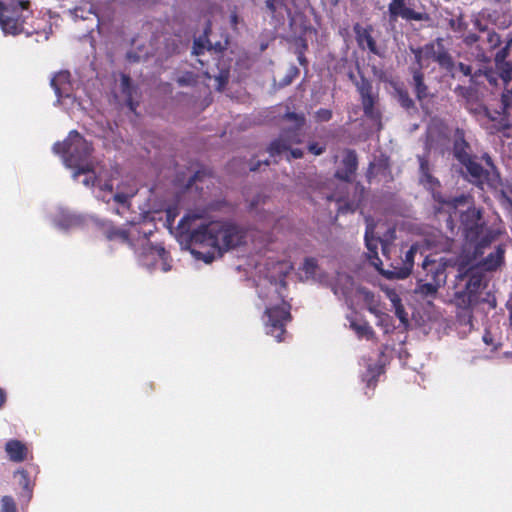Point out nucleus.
I'll return each mask as SVG.
<instances>
[{
	"mask_svg": "<svg viewBox=\"0 0 512 512\" xmlns=\"http://www.w3.org/2000/svg\"><path fill=\"white\" fill-rule=\"evenodd\" d=\"M505 306L509 312V324L512 327V293L510 294Z\"/></svg>",
	"mask_w": 512,
	"mask_h": 512,
	"instance_id": "55",
	"label": "nucleus"
},
{
	"mask_svg": "<svg viewBox=\"0 0 512 512\" xmlns=\"http://www.w3.org/2000/svg\"><path fill=\"white\" fill-rule=\"evenodd\" d=\"M216 79L218 81L219 88H224L229 81V71L221 70Z\"/></svg>",
	"mask_w": 512,
	"mask_h": 512,
	"instance_id": "43",
	"label": "nucleus"
},
{
	"mask_svg": "<svg viewBox=\"0 0 512 512\" xmlns=\"http://www.w3.org/2000/svg\"><path fill=\"white\" fill-rule=\"evenodd\" d=\"M298 60H299L301 65H306L307 64V60H306V58L303 55H300L298 57Z\"/></svg>",
	"mask_w": 512,
	"mask_h": 512,
	"instance_id": "62",
	"label": "nucleus"
},
{
	"mask_svg": "<svg viewBox=\"0 0 512 512\" xmlns=\"http://www.w3.org/2000/svg\"><path fill=\"white\" fill-rule=\"evenodd\" d=\"M477 302L478 296H475L465 289L462 291H457L454 295V303L456 307L459 310L464 311V316L467 317L468 322L473 320L472 308Z\"/></svg>",
	"mask_w": 512,
	"mask_h": 512,
	"instance_id": "22",
	"label": "nucleus"
},
{
	"mask_svg": "<svg viewBox=\"0 0 512 512\" xmlns=\"http://www.w3.org/2000/svg\"><path fill=\"white\" fill-rule=\"evenodd\" d=\"M317 269V260L315 258H306L304 261V270L307 274H315Z\"/></svg>",
	"mask_w": 512,
	"mask_h": 512,
	"instance_id": "41",
	"label": "nucleus"
},
{
	"mask_svg": "<svg viewBox=\"0 0 512 512\" xmlns=\"http://www.w3.org/2000/svg\"><path fill=\"white\" fill-rule=\"evenodd\" d=\"M113 199L123 205V206H128V200H129V196L127 194H124V193H116L114 196H113Z\"/></svg>",
	"mask_w": 512,
	"mask_h": 512,
	"instance_id": "48",
	"label": "nucleus"
},
{
	"mask_svg": "<svg viewBox=\"0 0 512 512\" xmlns=\"http://www.w3.org/2000/svg\"><path fill=\"white\" fill-rule=\"evenodd\" d=\"M19 473L21 474V476L25 479V481H27L28 479V474L25 470H21L19 471Z\"/></svg>",
	"mask_w": 512,
	"mask_h": 512,
	"instance_id": "64",
	"label": "nucleus"
},
{
	"mask_svg": "<svg viewBox=\"0 0 512 512\" xmlns=\"http://www.w3.org/2000/svg\"><path fill=\"white\" fill-rule=\"evenodd\" d=\"M350 328L356 333L358 338H365L367 340H371L375 337V332L373 328L366 320L353 319L350 321Z\"/></svg>",
	"mask_w": 512,
	"mask_h": 512,
	"instance_id": "29",
	"label": "nucleus"
},
{
	"mask_svg": "<svg viewBox=\"0 0 512 512\" xmlns=\"http://www.w3.org/2000/svg\"><path fill=\"white\" fill-rule=\"evenodd\" d=\"M453 153L455 158L460 162L463 163L467 159L471 158L472 155L470 154V145L465 140L464 134L461 132L460 136L457 137L453 144Z\"/></svg>",
	"mask_w": 512,
	"mask_h": 512,
	"instance_id": "27",
	"label": "nucleus"
},
{
	"mask_svg": "<svg viewBox=\"0 0 512 512\" xmlns=\"http://www.w3.org/2000/svg\"><path fill=\"white\" fill-rule=\"evenodd\" d=\"M485 225L482 210L475 206L468 207V209L460 215V227L466 241H475L478 239L483 229H485Z\"/></svg>",
	"mask_w": 512,
	"mask_h": 512,
	"instance_id": "10",
	"label": "nucleus"
},
{
	"mask_svg": "<svg viewBox=\"0 0 512 512\" xmlns=\"http://www.w3.org/2000/svg\"><path fill=\"white\" fill-rule=\"evenodd\" d=\"M315 120L316 122H328L333 117V112L330 109L320 108L315 112Z\"/></svg>",
	"mask_w": 512,
	"mask_h": 512,
	"instance_id": "38",
	"label": "nucleus"
},
{
	"mask_svg": "<svg viewBox=\"0 0 512 512\" xmlns=\"http://www.w3.org/2000/svg\"><path fill=\"white\" fill-rule=\"evenodd\" d=\"M496 232L485 225V229L475 241H468L475 246V254H481L484 248H487L496 239Z\"/></svg>",
	"mask_w": 512,
	"mask_h": 512,
	"instance_id": "28",
	"label": "nucleus"
},
{
	"mask_svg": "<svg viewBox=\"0 0 512 512\" xmlns=\"http://www.w3.org/2000/svg\"><path fill=\"white\" fill-rule=\"evenodd\" d=\"M419 162L421 175L430 173L428 160L424 157H419Z\"/></svg>",
	"mask_w": 512,
	"mask_h": 512,
	"instance_id": "49",
	"label": "nucleus"
},
{
	"mask_svg": "<svg viewBox=\"0 0 512 512\" xmlns=\"http://www.w3.org/2000/svg\"><path fill=\"white\" fill-rule=\"evenodd\" d=\"M204 212H188L179 221L177 230L181 243L188 248L212 247L230 250L244 243L246 231L232 221L200 222Z\"/></svg>",
	"mask_w": 512,
	"mask_h": 512,
	"instance_id": "1",
	"label": "nucleus"
},
{
	"mask_svg": "<svg viewBox=\"0 0 512 512\" xmlns=\"http://www.w3.org/2000/svg\"><path fill=\"white\" fill-rule=\"evenodd\" d=\"M138 258L139 261L147 267H154L158 261H161L163 264V271L166 272L170 270V266L167 263L169 253L161 244L154 245L147 240L146 244L142 246L141 251L138 254Z\"/></svg>",
	"mask_w": 512,
	"mask_h": 512,
	"instance_id": "13",
	"label": "nucleus"
},
{
	"mask_svg": "<svg viewBox=\"0 0 512 512\" xmlns=\"http://www.w3.org/2000/svg\"><path fill=\"white\" fill-rule=\"evenodd\" d=\"M341 167L336 170L335 177L344 182H352L358 168L357 153L353 149H347L341 162Z\"/></svg>",
	"mask_w": 512,
	"mask_h": 512,
	"instance_id": "16",
	"label": "nucleus"
},
{
	"mask_svg": "<svg viewBox=\"0 0 512 512\" xmlns=\"http://www.w3.org/2000/svg\"><path fill=\"white\" fill-rule=\"evenodd\" d=\"M456 266L458 270L456 279L463 280L468 278L464 289L478 296L483 281L482 274L470 265V261H457Z\"/></svg>",
	"mask_w": 512,
	"mask_h": 512,
	"instance_id": "14",
	"label": "nucleus"
},
{
	"mask_svg": "<svg viewBox=\"0 0 512 512\" xmlns=\"http://www.w3.org/2000/svg\"><path fill=\"white\" fill-rule=\"evenodd\" d=\"M353 30L355 33L357 44L361 49L367 48L372 54L377 56L381 55L377 47V43L374 37L372 36L373 27L371 25L362 27L359 23H356L353 26Z\"/></svg>",
	"mask_w": 512,
	"mask_h": 512,
	"instance_id": "19",
	"label": "nucleus"
},
{
	"mask_svg": "<svg viewBox=\"0 0 512 512\" xmlns=\"http://www.w3.org/2000/svg\"><path fill=\"white\" fill-rule=\"evenodd\" d=\"M356 88L360 94L364 115L371 120L379 119L381 114L379 110L375 108L378 95L373 93L371 81L365 77H361V80L356 82Z\"/></svg>",
	"mask_w": 512,
	"mask_h": 512,
	"instance_id": "12",
	"label": "nucleus"
},
{
	"mask_svg": "<svg viewBox=\"0 0 512 512\" xmlns=\"http://www.w3.org/2000/svg\"><path fill=\"white\" fill-rule=\"evenodd\" d=\"M511 44L512 39L508 41L507 44L496 53L494 58L495 64L507 62L506 58L509 55Z\"/></svg>",
	"mask_w": 512,
	"mask_h": 512,
	"instance_id": "37",
	"label": "nucleus"
},
{
	"mask_svg": "<svg viewBox=\"0 0 512 512\" xmlns=\"http://www.w3.org/2000/svg\"><path fill=\"white\" fill-rule=\"evenodd\" d=\"M354 207H353V204L351 203H345L343 205H340L339 206V213H347V212H354Z\"/></svg>",
	"mask_w": 512,
	"mask_h": 512,
	"instance_id": "54",
	"label": "nucleus"
},
{
	"mask_svg": "<svg viewBox=\"0 0 512 512\" xmlns=\"http://www.w3.org/2000/svg\"><path fill=\"white\" fill-rule=\"evenodd\" d=\"M455 93L459 94V95H462V96H466L468 93H469V89L467 87H464V86H461V85H458L456 88H455Z\"/></svg>",
	"mask_w": 512,
	"mask_h": 512,
	"instance_id": "58",
	"label": "nucleus"
},
{
	"mask_svg": "<svg viewBox=\"0 0 512 512\" xmlns=\"http://www.w3.org/2000/svg\"><path fill=\"white\" fill-rule=\"evenodd\" d=\"M307 149L311 154L319 156L326 151V145H319L317 142H310Z\"/></svg>",
	"mask_w": 512,
	"mask_h": 512,
	"instance_id": "40",
	"label": "nucleus"
},
{
	"mask_svg": "<svg viewBox=\"0 0 512 512\" xmlns=\"http://www.w3.org/2000/svg\"><path fill=\"white\" fill-rule=\"evenodd\" d=\"M51 86L55 91L58 99L68 97L70 88V73L68 71H60L51 79Z\"/></svg>",
	"mask_w": 512,
	"mask_h": 512,
	"instance_id": "24",
	"label": "nucleus"
},
{
	"mask_svg": "<svg viewBox=\"0 0 512 512\" xmlns=\"http://www.w3.org/2000/svg\"><path fill=\"white\" fill-rule=\"evenodd\" d=\"M0 512H17L16 502L12 496L5 495L1 498Z\"/></svg>",
	"mask_w": 512,
	"mask_h": 512,
	"instance_id": "35",
	"label": "nucleus"
},
{
	"mask_svg": "<svg viewBox=\"0 0 512 512\" xmlns=\"http://www.w3.org/2000/svg\"><path fill=\"white\" fill-rule=\"evenodd\" d=\"M365 245L368 250V259L371 265H373L379 272L383 270L380 266L382 265V260L378 255V244L382 243V240L379 237L374 236V226L367 225L365 231Z\"/></svg>",
	"mask_w": 512,
	"mask_h": 512,
	"instance_id": "21",
	"label": "nucleus"
},
{
	"mask_svg": "<svg viewBox=\"0 0 512 512\" xmlns=\"http://www.w3.org/2000/svg\"><path fill=\"white\" fill-rule=\"evenodd\" d=\"M432 197L434 201L437 202V205L434 206L435 215L446 213V227L453 231V214L456 213L459 206L465 205L468 202L469 196L461 194L459 196L445 198L440 192H433Z\"/></svg>",
	"mask_w": 512,
	"mask_h": 512,
	"instance_id": "11",
	"label": "nucleus"
},
{
	"mask_svg": "<svg viewBox=\"0 0 512 512\" xmlns=\"http://www.w3.org/2000/svg\"><path fill=\"white\" fill-rule=\"evenodd\" d=\"M492 334L489 332V331H485L484 335H483V341L485 344L487 345H490L492 344Z\"/></svg>",
	"mask_w": 512,
	"mask_h": 512,
	"instance_id": "59",
	"label": "nucleus"
},
{
	"mask_svg": "<svg viewBox=\"0 0 512 512\" xmlns=\"http://www.w3.org/2000/svg\"><path fill=\"white\" fill-rule=\"evenodd\" d=\"M29 5L28 0H0V25L5 34L29 36L35 32L25 28V17L21 15Z\"/></svg>",
	"mask_w": 512,
	"mask_h": 512,
	"instance_id": "5",
	"label": "nucleus"
},
{
	"mask_svg": "<svg viewBox=\"0 0 512 512\" xmlns=\"http://www.w3.org/2000/svg\"><path fill=\"white\" fill-rule=\"evenodd\" d=\"M84 174L86 175L85 179L83 180L84 185H86V186H94L96 177H95L93 168L91 167L90 172L84 173Z\"/></svg>",
	"mask_w": 512,
	"mask_h": 512,
	"instance_id": "47",
	"label": "nucleus"
},
{
	"mask_svg": "<svg viewBox=\"0 0 512 512\" xmlns=\"http://www.w3.org/2000/svg\"><path fill=\"white\" fill-rule=\"evenodd\" d=\"M203 173L201 171H197L190 179L188 180L187 187H191L194 183L201 179Z\"/></svg>",
	"mask_w": 512,
	"mask_h": 512,
	"instance_id": "56",
	"label": "nucleus"
},
{
	"mask_svg": "<svg viewBox=\"0 0 512 512\" xmlns=\"http://www.w3.org/2000/svg\"><path fill=\"white\" fill-rule=\"evenodd\" d=\"M299 74V70L297 67L292 66L289 72V75L286 76L284 80V84L288 85L292 82L293 78H295Z\"/></svg>",
	"mask_w": 512,
	"mask_h": 512,
	"instance_id": "50",
	"label": "nucleus"
},
{
	"mask_svg": "<svg viewBox=\"0 0 512 512\" xmlns=\"http://www.w3.org/2000/svg\"><path fill=\"white\" fill-rule=\"evenodd\" d=\"M481 158L485 162L486 168L476 161L475 156H472L465 162L461 163L466 169V178L469 182L481 189H483L485 185L488 187H495L500 179L497 168L488 153H484Z\"/></svg>",
	"mask_w": 512,
	"mask_h": 512,
	"instance_id": "7",
	"label": "nucleus"
},
{
	"mask_svg": "<svg viewBox=\"0 0 512 512\" xmlns=\"http://www.w3.org/2000/svg\"><path fill=\"white\" fill-rule=\"evenodd\" d=\"M422 177L425 179V181L428 184H430L432 186H438V187L440 186V182L438 181V179L433 177L431 173L424 174Z\"/></svg>",
	"mask_w": 512,
	"mask_h": 512,
	"instance_id": "51",
	"label": "nucleus"
},
{
	"mask_svg": "<svg viewBox=\"0 0 512 512\" xmlns=\"http://www.w3.org/2000/svg\"><path fill=\"white\" fill-rule=\"evenodd\" d=\"M284 119L293 122V127L285 128L281 131L278 138L274 139L267 148L270 157L280 156L290 149L294 144L303 142V126L305 125V117L303 114L295 112H287Z\"/></svg>",
	"mask_w": 512,
	"mask_h": 512,
	"instance_id": "6",
	"label": "nucleus"
},
{
	"mask_svg": "<svg viewBox=\"0 0 512 512\" xmlns=\"http://www.w3.org/2000/svg\"><path fill=\"white\" fill-rule=\"evenodd\" d=\"M193 80V74L192 73H188L187 75L185 76H182L180 78H178V83L180 85H188L190 84V82Z\"/></svg>",
	"mask_w": 512,
	"mask_h": 512,
	"instance_id": "53",
	"label": "nucleus"
},
{
	"mask_svg": "<svg viewBox=\"0 0 512 512\" xmlns=\"http://www.w3.org/2000/svg\"><path fill=\"white\" fill-rule=\"evenodd\" d=\"M419 250L417 243L412 244L408 250L403 251L399 259L390 264V268L387 270H380V273L387 279H405L413 271L415 255Z\"/></svg>",
	"mask_w": 512,
	"mask_h": 512,
	"instance_id": "8",
	"label": "nucleus"
},
{
	"mask_svg": "<svg viewBox=\"0 0 512 512\" xmlns=\"http://www.w3.org/2000/svg\"><path fill=\"white\" fill-rule=\"evenodd\" d=\"M262 164H264V165L268 166V165L270 164V162H269L268 160H265V161H263V162H261V161H257L256 163L252 162V163L250 164V170H251V171H256V170H258Z\"/></svg>",
	"mask_w": 512,
	"mask_h": 512,
	"instance_id": "57",
	"label": "nucleus"
},
{
	"mask_svg": "<svg viewBox=\"0 0 512 512\" xmlns=\"http://www.w3.org/2000/svg\"><path fill=\"white\" fill-rule=\"evenodd\" d=\"M426 50H431V58L433 61L438 63L440 68L446 70L452 77H454L453 70L455 68V63L448 50L442 44V39H437V50L434 49L433 44L426 45Z\"/></svg>",
	"mask_w": 512,
	"mask_h": 512,
	"instance_id": "17",
	"label": "nucleus"
},
{
	"mask_svg": "<svg viewBox=\"0 0 512 512\" xmlns=\"http://www.w3.org/2000/svg\"><path fill=\"white\" fill-rule=\"evenodd\" d=\"M396 315L398 316V318L401 320V321H404L405 320V313H404V310L402 307H397L396 308Z\"/></svg>",
	"mask_w": 512,
	"mask_h": 512,
	"instance_id": "60",
	"label": "nucleus"
},
{
	"mask_svg": "<svg viewBox=\"0 0 512 512\" xmlns=\"http://www.w3.org/2000/svg\"><path fill=\"white\" fill-rule=\"evenodd\" d=\"M481 75H484L487 79V81L491 84V85H496L497 84V70L496 71H493L492 69H488L486 71H482V74Z\"/></svg>",
	"mask_w": 512,
	"mask_h": 512,
	"instance_id": "44",
	"label": "nucleus"
},
{
	"mask_svg": "<svg viewBox=\"0 0 512 512\" xmlns=\"http://www.w3.org/2000/svg\"><path fill=\"white\" fill-rule=\"evenodd\" d=\"M70 14L75 20H87L90 18V16H94L98 19V15L93 5L77 6L74 9L70 10Z\"/></svg>",
	"mask_w": 512,
	"mask_h": 512,
	"instance_id": "31",
	"label": "nucleus"
},
{
	"mask_svg": "<svg viewBox=\"0 0 512 512\" xmlns=\"http://www.w3.org/2000/svg\"><path fill=\"white\" fill-rule=\"evenodd\" d=\"M6 402V393L3 389L0 388V408L4 405Z\"/></svg>",
	"mask_w": 512,
	"mask_h": 512,
	"instance_id": "61",
	"label": "nucleus"
},
{
	"mask_svg": "<svg viewBox=\"0 0 512 512\" xmlns=\"http://www.w3.org/2000/svg\"><path fill=\"white\" fill-rule=\"evenodd\" d=\"M129 81H130L129 76H127V75H123L122 76V83H123V85H127L129 83Z\"/></svg>",
	"mask_w": 512,
	"mask_h": 512,
	"instance_id": "63",
	"label": "nucleus"
},
{
	"mask_svg": "<svg viewBox=\"0 0 512 512\" xmlns=\"http://www.w3.org/2000/svg\"><path fill=\"white\" fill-rule=\"evenodd\" d=\"M226 45L227 40H225L224 43L220 41L212 42L208 37V28H206L204 35L194 41L193 53L196 56H201L204 54V51L207 50L209 53L218 56L226 49Z\"/></svg>",
	"mask_w": 512,
	"mask_h": 512,
	"instance_id": "20",
	"label": "nucleus"
},
{
	"mask_svg": "<svg viewBox=\"0 0 512 512\" xmlns=\"http://www.w3.org/2000/svg\"><path fill=\"white\" fill-rule=\"evenodd\" d=\"M487 41L492 48H496L501 44V37L497 32L491 31L488 33Z\"/></svg>",
	"mask_w": 512,
	"mask_h": 512,
	"instance_id": "42",
	"label": "nucleus"
},
{
	"mask_svg": "<svg viewBox=\"0 0 512 512\" xmlns=\"http://www.w3.org/2000/svg\"><path fill=\"white\" fill-rule=\"evenodd\" d=\"M265 8L270 17L277 23H283L285 20L282 10L286 11L288 15L291 14V10L287 5V0H265Z\"/></svg>",
	"mask_w": 512,
	"mask_h": 512,
	"instance_id": "25",
	"label": "nucleus"
},
{
	"mask_svg": "<svg viewBox=\"0 0 512 512\" xmlns=\"http://www.w3.org/2000/svg\"><path fill=\"white\" fill-rule=\"evenodd\" d=\"M457 259L427 255L416 276L415 293L423 298L436 297L438 290L445 285L448 267L457 265Z\"/></svg>",
	"mask_w": 512,
	"mask_h": 512,
	"instance_id": "2",
	"label": "nucleus"
},
{
	"mask_svg": "<svg viewBox=\"0 0 512 512\" xmlns=\"http://www.w3.org/2000/svg\"><path fill=\"white\" fill-rule=\"evenodd\" d=\"M458 69L465 75L470 76V81L472 83H476V80L479 76L482 74V70L479 69L478 71L472 73V67L470 65H466L462 62H459L457 65Z\"/></svg>",
	"mask_w": 512,
	"mask_h": 512,
	"instance_id": "36",
	"label": "nucleus"
},
{
	"mask_svg": "<svg viewBox=\"0 0 512 512\" xmlns=\"http://www.w3.org/2000/svg\"><path fill=\"white\" fill-rule=\"evenodd\" d=\"M101 231L108 241L126 244L131 249H134L135 246L131 234L127 229L117 227L112 222H103L101 224Z\"/></svg>",
	"mask_w": 512,
	"mask_h": 512,
	"instance_id": "18",
	"label": "nucleus"
},
{
	"mask_svg": "<svg viewBox=\"0 0 512 512\" xmlns=\"http://www.w3.org/2000/svg\"><path fill=\"white\" fill-rule=\"evenodd\" d=\"M290 308L286 306H273L267 308L265 322L267 334L273 336L278 342L283 341L286 333L285 326L291 320Z\"/></svg>",
	"mask_w": 512,
	"mask_h": 512,
	"instance_id": "9",
	"label": "nucleus"
},
{
	"mask_svg": "<svg viewBox=\"0 0 512 512\" xmlns=\"http://www.w3.org/2000/svg\"><path fill=\"white\" fill-rule=\"evenodd\" d=\"M432 247H434L436 250L442 251V252H449L452 250L454 246V240L449 237L441 236L438 243H431Z\"/></svg>",
	"mask_w": 512,
	"mask_h": 512,
	"instance_id": "34",
	"label": "nucleus"
},
{
	"mask_svg": "<svg viewBox=\"0 0 512 512\" xmlns=\"http://www.w3.org/2000/svg\"><path fill=\"white\" fill-rule=\"evenodd\" d=\"M287 152H289V155L287 156L288 160H291V159H301L303 157V155H304L302 149H300V148H292V146L290 147V149H288Z\"/></svg>",
	"mask_w": 512,
	"mask_h": 512,
	"instance_id": "45",
	"label": "nucleus"
},
{
	"mask_svg": "<svg viewBox=\"0 0 512 512\" xmlns=\"http://www.w3.org/2000/svg\"><path fill=\"white\" fill-rule=\"evenodd\" d=\"M383 373V368L380 365H369L366 373L363 375V381L367 383L368 387H375L378 382V377Z\"/></svg>",
	"mask_w": 512,
	"mask_h": 512,
	"instance_id": "32",
	"label": "nucleus"
},
{
	"mask_svg": "<svg viewBox=\"0 0 512 512\" xmlns=\"http://www.w3.org/2000/svg\"><path fill=\"white\" fill-rule=\"evenodd\" d=\"M449 26L452 30H454L456 32H461V31L466 30L467 23L464 21L463 17L460 16L457 19H450Z\"/></svg>",
	"mask_w": 512,
	"mask_h": 512,
	"instance_id": "39",
	"label": "nucleus"
},
{
	"mask_svg": "<svg viewBox=\"0 0 512 512\" xmlns=\"http://www.w3.org/2000/svg\"><path fill=\"white\" fill-rule=\"evenodd\" d=\"M456 316H457V320H458V322H459L460 324H462V325H470V326H472V322H473V320H472L471 322H468V321H467V317H465V316H464V311H463V310H460L459 312H457V315H456Z\"/></svg>",
	"mask_w": 512,
	"mask_h": 512,
	"instance_id": "52",
	"label": "nucleus"
},
{
	"mask_svg": "<svg viewBox=\"0 0 512 512\" xmlns=\"http://www.w3.org/2000/svg\"><path fill=\"white\" fill-rule=\"evenodd\" d=\"M388 12L391 21L399 17L406 21H429L430 16L424 12H417L406 6L405 0H391L388 5Z\"/></svg>",
	"mask_w": 512,
	"mask_h": 512,
	"instance_id": "15",
	"label": "nucleus"
},
{
	"mask_svg": "<svg viewBox=\"0 0 512 512\" xmlns=\"http://www.w3.org/2000/svg\"><path fill=\"white\" fill-rule=\"evenodd\" d=\"M498 76L504 83L501 96V110L485 108V115L493 122H497L496 129L503 130L510 126L512 117V64L510 62L495 64Z\"/></svg>",
	"mask_w": 512,
	"mask_h": 512,
	"instance_id": "4",
	"label": "nucleus"
},
{
	"mask_svg": "<svg viewBox=\"0 0 512 512\" xmlns=\"http://www.w3.org/2000/svg\"><path fill=\"white\" fill-rule=\"evenodd\" d=\"M397 99L401 107L405 110H410L415 108L414 100L410 97L408 91L404 88L397 87L395 89Z\"/></svg>",
	"mask_w": 512,
	"mask_h": 512,
	"instance_id": "33",
	"label": "nucleus"
},
{
	"mask_svg": "<svg viewBox=\"0 0 512 512\" xmlns=\"http://www.w3.org/2000/svg\"><path fill=\"white\" fill-rule=\"evenodd\" d=\"M479 36L476 33H469L463 38V42L467 46H472L478 42Z\"/></svg>",
	"mask_w": 512,
	"mask_h": 512,
	"instance_id": "46",
	"label": "nucleus"
},
{
	"mask_svg": "<svg viewBox=\"0 0 512 512\" xmlns=\"http://www.w3.org/2000/svg\"><path fill=\"white\" fill-rule=\"evenodd\" d=\"M5 451L12 462L21 463L27 459L28 448L20 440L11 439L7 441Z\"/></svg>",
	"mask_w": 512,
	"mask_h": 512,
	"instance_id": "23",
	"label": "nucleus"
},
{
	"mask_svg": "<svg viewBox=\"0 0 512 512\" xmlns=\"http://www.w3.org/2000/svg\"><path fill=\"white\" fill-rule=\"evenodd\" d=\"M413 82L416 98L419 101H423L424 99L428 98L429 89L424 82V74L422 73L421 70L417 69L413 72Z\"/></svg>",
	"mask_w": 512,
	"mask_h": 512,
	"instance_id": "30",
	"label": "nucleus"
},
{
	"mask_svg": "<svg viewBox=\"0 0 512 512\" xmlns=\"http://www.w3.org/2000/svg\"><path fill=\"white\" fill-rule=\"evenodd\" d=\"M53 151L62 156L67 167L75 169V178L80 173L90 172L89 158L93 147L77 130L70 131L64 141L56 142L53 145Z\"/></svg>",
	"mask_w": 512,
	"mask_h": 512,
	"instance_id": "3",
	"label": "nucleus"
},
{
	"mask_svg": "<svg viewBox=\"0 0 512 512\" xmlns=\"http://www.w3.org/2000/svg\"><path fill=\"white\" fill-rule=\"evenodd\" d=\"M504 254V247L502 245L497 246L494 252L489 253L482 260V266L487 271L497 270L504 262Z\"/></svg>",
	"mask_w": 512,
	"mask_h": 512,
	"instance_id": "26",
	"label": "nucleus"
}]
</instances>
